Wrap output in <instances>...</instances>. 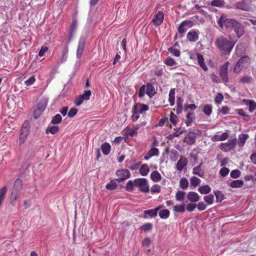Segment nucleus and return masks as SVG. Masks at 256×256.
Wrapping results in <instances>:
<instances>
[{"label": "nucleus", "mask_w": 256, "mask_h": 256, "mask_svg": "<svg viewBox=\"0 0 256 256\" xmlns=\"http://www.w3.org/2000/svg\"><path fill=\"white\" fill-rule=\"evenodd\" d=\"M236 40H230L224 36H220L216 39V46L220 50L230 52L232 50Z\"/></svg>", "instance_id": "obj_1"}, {"label": "nucleus", "mask_w": 256, "mask_h": 256, "mask_svg": "<svg viewBox=\"0 0 256 256\" xmlns=\"http://www.w3.org/2000/svg\"><path fill=\"white\" fill-rule=\"evenodd\" d=\"M237 21L232 18H228L226 15L222 14L218 20V26L222 28L224 26L227 28H232Z\"/></svg>", "instance_id": "obj_2"}, {"label": "nucleus", "mask_w": 256, "mask_h": 256, "mask_svg": "<svg viewBox=\"0 0 256 256\" xmlns=\"http://www.w3.org/2000/svg\"><path fill=\"white\" fill-rule=\"evenodd\" d=\"M250 62V60L248 56H242L234 66V72L238 74L244 68L248 66Z\"/></svg>", "instance_id": "obj_3"}, {"label": "nucleus", "mask_w": 256, "mask_h": 256, "mask_svg": "<svg viewBox=\"0 0 256 256\" xmlns=\"http://www.w3.org/2000/svg\"><path fill=\"white\" fill-rule=\"evenodd\" d=\"M48 102V99L46 98H42L39 103L38 107L34 112V117L37 118L40 114L45 110Z\"/></svg>", "instance_id": "obj_4"}, {"label": "nucleus", "mask_w": 256, "mask_h": 256, "mask_svg": "<svg viewBox=\"0 0 256 256\" xmlns=\"http://www.w3.org/2000/svg\"><path fill=\"white\" fill-rule=\"evenodd\" d=\"M118 178H116L118 182H121L130 178V173L127 169H121L116 171V173Z\"/></svg>", "instance_id": "obj_5"}, {"label": "nucleus", "mask_w": 256, "mask_h": 256, "mask_svg": "<svg viewBox=\"0 0 256 256\" xmlns=\"http://www.w3.org/2000/svg\"><path fill=\"white\" fill-rule=\"evenodd\" d=\"M236 144V138H230L226 142L222 143L220 148L224 152H227L234 148Z\"/></svg>", "instance_id": "obj_6"}, {"label": "nucleus", "mask_w": 256, "mask_h": 256, "mask_svg": "<svg viewBox=\"0 0 256 256\" xmlns=\"http://www.w3.org/2000/svg\"><path fill=\"white\" fill-rule=\"evenodd\" d=\"M136 187H138L141 192H149L148 181L146 178L136 179Z\"/></svg>", "instance_id": "obj_7"}, {"label": "nucleus", "mask_w": 256, "mask_h": 256, "mask_svg": "<svg viewBox=\"0 0 256 256\" xmlns=\"http://www.w3.org/2000/svg\"><path fill=\"white\" fill-rule=\"evenodd\" d=\"M228 65L229 62H226L221 66L220 70V76L225 83L228 82Z\"/></svg>", "instance_id": "obj_8"}, {"label": "nucleus", "mask_w": 256, "mask_h": 256, "mask_svg": "<svg viewBox=\"0 0 256 256\" xmlns=\"http://www.w3.org/2000/svg\"><path fill=\"white\" fill-rule=\"evenodd\" d=\"M192 22L188 20H184L181 22L178 29L179 33L181 34L180 37H182L188 28L192 27Z\"/></svg>", "instance_id": "obj_9"}, {"label": "nucleus", "mask_w": 256, "mask_h": 256, "mask_svg": "<svg viewBox=\"0 0 256 256\" xmlns=\"http://www.w3.org/2000/svg\"><path fill=\"white\" fill-rule=\"evenodd\" d=\"M251 4L250 0H242L236 4V7L240 10L248 11L251 8Z\"/></svg>", "instance_id": "obj_10"}, {"label": "nucleus", "mask_w": 256, "mask_h": 256, "mask_svg": "<svg viewBox=\"0 0 256 256\" xmlns=\"http://www.w3.org/2000/svg\"><path fill=\"white\" fill-rule=\"evenodd\" d=\"M148 110V106L144 104L137 103L135 104L132 108V112L136 113L144 114Z\"/></svg>", "instance_id": "obj_11"}, {"label": "nucleus", "mask_w": 256, "mask_h": 256, "mask_svg": "<svg viewBox=\"0 0 256 256\" xmlns=\"http://www.w3.org/2000/svg\"><path fill=\"white\" fill-rule=\"evenodd\" d=\"M86 44V38L84 37H81L78 41V48L76 50V57L80 58L82 54Z\"/></svg>", "instance_id": "obj_12"}, {"label": "nucleus", "mask_w": 256, "mask_h": 256, "mask_svg": "<svg viewBox=\"0 0 256 256\" xmlns=\"http://www.w3.org/2000/svg\"><path fill=\"white\" fill-rule=\"evenodd\" d=\"M28 128L27 126H23L21 128L20 134L19 136L20 144H22L25 141L28 134Z\"/></svg>", "instance_id": "obj_13"}, {"label": "nucleus", "mask_w": 256, "mask_h": 256, "mask_svg": "<svg viewBox=\"0 0 256 256\" xmlns=\"http://www.w3.org/2000/svg\"><path fill=\"white\" fill-rule=\"evenodd\" d=\"M164 18V15L162 12L159 11L155 15L152 22L156 26H158L162 22Z\"/></svg>", "instance_id": "obj_14"}, {"label": "nucleus", "mask_w": 256, "mask_h": 256, "mask_svg": "<svg viewBox=\"0 0 256 256\" xmlns=\"http://www.w3.org/2000/svg\"><path fill=\"white\" fill-rule=\"evenodd\" d=\"M236 34L238 38L241 37L244 34V29L242 25L238 22H236L232 28Z\"/></svg>", "instance_id": "obj_15"}, {"label": "nucleus", "mask_w": 256, "mask_h": 256, "mask_svg": "<svg viewBox=\"0 0 256 256\" xmlns=\"http://www.w3.org/2000/svg\"><path fill=\"white\" fill-rule=\"evenodd\" d=\"M162 206H158L154 209L146 210L144 211L145 214L148 215L151 218H155L157 216L158 212L162 208Z\"/></svg>", "instance_id": "obj_16"}, {"label": "nucleus", "mask_w": 256, "mask_h": 256, "mask_svg": "<svg viewBox=\"0 0 256 256\" xmlns=\"http://www.w3.org/2000/svg\"><path fill=\"white\" fill-rule=\"evenodd\" d=\"M159 155V150L158 148H150L148 152L145 154L144 159L145 160H149L153 156H158Z\"/></svg>", "instance_id": "obj_17"}, {"label": "nucleus", "mask_w": 256, "mask_h": 256, "mask_svg": "<svg viewBox=\"0 0 256 256\" xmlns=\"http://www.w3.org/2000/svg\"><path fill=\"white\" fill-rule=\"evenodd\" d=\"M198 30H192L187 34V38L190 42H196L198 39Z\"/></svg>", "instance_id": "obj_18"}, {"label": "nucleus", "mask_w": 256, "mask_h": 256, "mask_svg": "<svg viewBox=\"0 0 256 256\" xmlns=\"http://www.w3.org/2000/svg\"><path fill=\"white\" fill-rule=\"evenodd\" d=\"M187 164V159L184 157L181 156L176 164V168L179 171H182Z\"/></svg>", "instance_id": "obj_19"}, {"label": "nucleus", "mask_w": 256, "mask_h": 256, "mask_svg": "<svg viewBox=\"0 0 256 256\" xmlns=\"http://www.w3.org/2000/svg\"><path fill=\"white\" fill-rule=\"evenodd\" d=\"M244 104L248 106V110L252 112L256 110V102L252 100H244Z\"/></svg>", "instance_id": "obj_20"}, {"label": "nucleus", "mask_w": 256, "mask_h": 256, "mask_svg": "<svg viewBox=\"0 0 256 256\" xmlns=\"http://www.w3.org/2000/svg\"><path fill=\"white\" fill-rule=\"evenodd\" d=\"M187 198L192 202H196L200 200L199 195L194 192H190L187 194Z\"/></svg>", "instance_id": "obj_21"}, {"label": "nucleus", "mask_w": 256, "mask_h": 256, "mask_svg": "<svg viewBox=\"0 0 256 256\" xmlns=\"http://www.w3.org/2000/svg\"><path fill=\"white\" fill-rule=\"evenodd\" d=\"M249 136L246 134H242L238 135V144L240 147H242L246 140L248 138Z\"/></svg>", "instance_id": "obj_22"}, {"label": "nucleus", "mask_w": 256, "mask_h": 256, "mask_svg": "<svg viewBox=\"0 0 256 256\" xmlns=\"http://www.w3.org/2000/svg\"><path fill=\"white\" fill-rule=\"evenodd\" d=\"M145 86L146 88V94L150 98H152L156 94L154 86L150 82L147 83Z\"/></svg>", "instance_id": "obj_23"}, {"label": "nucleus", "mask_w": 256, "mask_h": 256, "mask_svg": "<svg viewBox=\"0 0 256 256\" xmlns=\"http://www.w3.org/2000/svg\"><path fill=\"white\" fill-rule=\"evenodd\" d=\"M197 58L200 66L204 70L207 71L208 70V68L206 64H204L203 56L200 54H198Z\"/></svg>", "instance_id": "obj_24"}, {"label": "nucleus", "mask_w": 256, "mask_h": 256, "mask_svg": "<svg viewBox=\"0 0 256 256\" xmlns=\"http://www.w3.org/2000/svg\"><path fill=\"white\" fill-rule=\"evenodd\" d=\"M117 180L116 179L111 180L109 183L107 184L106 186V190H116L118 187Z\"/></svg>", "instance_id": "obj_25"}, {"label": "nucleus", "mask_w": 256, "mask_h": 256, "mask_svg": "<svg viewBox=\"0 0 256 256\" xmlns=\"http://www.w3.org/2000/svg\"><path fill=\"white\" fill-rule=\"evenodd\" d=\"M101 150L104 155H108L109 154L111 146L108 142H104L101 146Z\"/></svg>", "instance_id": "obj_26"}, {"label": "nucleus", "mask_w": 256, "mask_h": 256, "mask_svg": "<svg viewBox=\"0 0 256 256\" xmlns=\"http://www.w3.org/2000/svg\"><path fill=\"white\" fill-rule=\"evenodd\" d=\"M150 178L154 182H158L162 179L160 174L158 171H154L150 174Z\"/></svg>", "instance_id": "obj_27"}, {"label": "nucleus", "mask_w": 256, "mask_h": 256, "mask_svg": "<svg viewBox=\"0 0 256 256\" xmlns=\"http://www.w3.org/2000/svg\"><path fill=\"white\" fill-rule=\"evenodd\" d=\"M202 165V163L193 168V174H194L198 175L201 178L203 177L204 176V172L201 168Z\"/></svg>", "instance_id": "obj_28"}, {"label": "nucleus", "mask_w": 256, "mask_h": 256, "mask_svg": "<svg viewBox=\"0 0 256 256\" xmlns=\"http://www.w3.org/2000/svg\"><path fill=\"white\" fill-rule=\"evenodd\" d=\"M169 98L168 101L170 102V104L171 106H173L175 102V89L172 88L170 90L169 92Z\"/></svg>", "instance_id": "obj_29"}, {"label": "nucleus", "mask_w": 256, "mask_h": 256, "mask_svg": "<svg viewBox=\"0 0 256 256\" xmlns=\"http://www.w3.org/2000/svg\"><path fill=\"white\" fill-rule=\"evenodd\" d=\"M198 190L201 194H207L210 192L211 188L208 185H204L200 186Z\"/></svg>", "instance_id": "obj_30"}, {"label": "nucleus", "mask_w": 256, "mask_h": 256, "mask_svg": "<svg viewBox=\"0 0 256 256\" xmlns=\"http://www.w3.org/2000/svg\"><path fill=\"white\" fill-rule=\"evenodd\" d=\"M244 184V182L242 180H234L230 184V186L232 188H240Z\"/></svg>", "instance_id": "obj_31"}, {"label": "nucleus", "mask_w": 256, "mask_h": 256, "mask_svg": "<svg viewBox=\"0 0 256 256\" xmlns=\"http://www.w3.org/2000/svg\"><path fill=\"white\" fill-rule=\"evenodd\" d=\"M150 172L148 166L146 164H142L140 168V173L142 176H147Z\"/></svg>", "instance_id": "obj_32"}, {"label": "nucleus", "mask_w": 256, "mask_h": 256, "mask_svg": "<svg viewBox=\"0 0 256 256\" xmlns=\"http://www.w3.org/2000/svg\"><path fill=\"white\" fill-rule=\"evenodd\" d=\"M170 211L167 209L160 210L159 212V216L162 219H166L170 216Z\"/></svg>", "instance_id": "obj_33"}, {"label": "nucleus", "mask_w": 256, "mask_h": 256, "mask_svg": "<svg viewBox=\"0 0 256 256\" xmlns=\"http://www.w3.org/2000/svg\"><path fill=\"white\" fill-rule=\"evenodd\" d=\"M134 186L136 187V179L134 180L128 181L126 186V189L128 192H132Z\"/></svg>", "instance_id": "obj_34"}, {"label": "nucleus", "mask_w": 256, "mask_h": 256, "mask_svg": "<svg viewBox=\"0 0 256 256\" xmlns=\"http://www.w3.org/2000/svg\"><path fill=\"white\" fill-rule=\"evenodd\" d=\"M228 138V134L226 132H224L221 135H216L212 139L216 141H223L226 140Z\"/></svg>", "instance_id": "obj_35"}, {"label": "nucleus", "mask_w": 256, "mask_h": 256, "mask_svg": "<svg viewBox=\"0 0 256 256\" xmlns=\"http://www.w3.org/2000/svg\"><path fill=\"white\" fill-rule=\"evenodd\" d=\"M186 126H190L194 119V114L193 113L188 112L186 116Z\"/></svg>", "instance_id": "obj_36"}, {"label": "nucleus", "mask_w": 256, "mask_h": 256, "mask_svg": "<svg viewBox=\"0 0 256 256\" xmlns=\"http://www.w3.org/2000/svg\"><path fill=\"white\" fill-rule=\"evenodd\" d=\"M224 2L223 0H214L210 2V4L212 6L222 8L224 6Z\"/></svg>", "instance_id": "obj_37"}, {"label": "nucleus", "mask_w": 256, "mask_h": 256, "mask_svg": "<svg viewBox=\"0 0 256 256\" xmlns=\"http://www.w3.org/2000/svg\"><path fill=\"white\" fill-rule=\"evenodd\" d=\"M204 200L206 202L207 205L212 204L214 202V196L212 194L205 196Z\"/></svg>", "instance_id": "obj_38"}, {"label": "nucleus", "mask_w": 256, "mask_h": 256, "mask_svg": "<svg viewBox=\"0 0 256 256\" xmlns=\"http://www.w3.org/2000/svg\"><path fill=\"white\" fill-rule=\"evenodd\" d=\"M68 47L67 46H66L64 48L63 51H62V58H60V62L61 63H63L66 60L68 57Z\"/></svg>", "instance_id": "obj_39"}, {"label": "nucleus", "mask_w": 256, "mask_h": 256, "mask_svg": "<svg viewBox=\"0 0 256 256\" xmlns=\"http://www.w3.org/2000/svg\"><path fill=\"white\" fill-rule=\"evenodd\" d=\"M252 76H244L240 78V82L242 84H250L252 82Z\"/></svg>", "instance_id": "obj_40"}, {"label": "nucleus", "mask_w": 256, "mask_h": 256, "mask_svg": "<svg viewBox=\"0 0 256 256\" xmlns=\"http://www.w3.org/2000/svg\"><path fill=\"white\" fill-rule=\"evenodd\" d=\"M188 186V182L186 178H183L180 180V186L182 190L186 189Z\"/></svg>", "instance_id": "obj_41"}, {"label": "nucleus", "mask_w": 256, "mask_h": 256, "mask_svg": "<svg viewBox=\"0 0 256 256\" xmlns=\"http://www.w3.org/2000/svg\"><path fill=\"white\" fill-rule=\"evenodd\" d=\"M212 105L206 104L204 106L203 112L207 116H210L212 112Z\"/></svg>", "instance_id": "obj_42"}, {"label": "nucleus", "mask_w": 256, "mask_h": 256, "mask_svg": "<svg viewBox=\"0 0 256 256\" xmlns=\"http://www.w3.org/2000/svg\"><path fill=\"white\" fill-rule=\"evenodd\" d=\"M186 192L183 191L178 190L176 194V198L177 201L181 202L184 199Z\"/></svg>", "instance_id": "obj_43"}, {"label": "nucleus", "mask_w": 256, "mask_h": 256, "mask_svg": "<svg viewBox=\"0 0 256 256\" xmlns=\"http://www.w3.org/2000/svg\"><path fill=\"white\" fill-rule=\"evenodd\" d=\"M186 208L184 204L176 205L174 206L173 210L176 212H183Z\"/></svg>", "instance_id": "obj_44"}, {"label": "nucleus", "mask_w": 256, "mask_h": 256, "mask_svg": "<svg viewBox=\"0 0 256 256\" xmlns=\"http://www.w3.org/2000/svg\"><path fill=\"white\" fill-rule=\"evenodd\" d=\"M138 129V126H136L132 129H130L127 131L126 134L128 136H130L131 137L134 136L137 134V131Z\"/></svg>", "instance_id": "obj_45"}, {"label": "nucleus", "mask_w": 256, "mask_h": 256, "mask_svg": "<svg viewBox=\"0 0 256 256\" xmlns=\"http://www.w3.org/2000/svg\"><path fill=\"white\" fill-rule=\"evenodd\" d=\"M200 180L196 176H192L190 179V182L192 186H193L194 187L197 186L200 184Z\"/></svg>", "instance_id": "obj_46"}, {"label": "nucleus", "mask_w": 256, "mask_h": 256, "mask_svg": "<svg viewBox=\"0 0 256 256\" xmlns=\"http://www.w3.org/2000/svg\"><path fill=\"white\" fill-rule=\"evenodd\" d=\"M62 117L60 114H56L52 118L51 122L53 124H58L61 122Z\"/></svg>", "instance_id": "obj_47"}, {"label": "nucleus", "mask_w": 256, "mask_h": 256, "mask_svg": "<svg viewBox=\"0 0 256 256\" xmlns=\"http://www.w3.org/2000/svg\"><path fill=\"white\" fill-rule=\"evenodd\" d=\"M59 130V128L58 126H49L46 130V132H50L52 134H55Z\"/></svg>", "instance_id": "obj_48"}, {"label": "nucleus", "mask_w": 256, "mask_h": 256, "mask_svg": "<svg viewBox=\"0 0 256 256\" xmlns=\"http://www.w3.org/2000/svg\"><path fill=\"white\" fill-rule=\"evenodd\" d=\"M236 111L238 114L244 116L245 120H248L250 119V116L246 114L245 112L242 109H238L236 110Z\"/></svg>", "instance_id": "obj_49"}, {"label": "nucleus", "mask_w": 256, "mask_h": 256, "mask_svg": "<svg viewBox=\"0 0 256 256\" xmlns=\"http://www.w3.org/2000/svg\"><path fill=\"white\" fill-rule=\"evenodd\" d=\"M78 24L76 21H73L70 28V37H72V34L74 32L77 28Z\"/></svg>", "instance_id": "obj_50"}, {"label": "nucleus", "mask_w": 256, "mask_h": 256, "mask_svg": "<svg viewBox=\"0 0 256 256\" xmlns=\"http://www.w3.org/2000/svg\"><path fill=\"white\" fill-rule=\"evenodd\" d=\"M214 193L216 196L217 202H220L223 200L224 196L220 191L217 190Z\"/></svg>", "instance_id": "obj_51"}, {"label": "nucleus", "mask_w": 256, "mask_h": 256, "mask_svg": "<svg viewBox=\"0 0 256 256\" xmlns=\"http://www.w3.org/2000/svg\"><path fill=\"white\" fill-rule=\"evenodd\" d=\"M164 63L168 66H174L176 64V62L174 61V60L170 58H166L164 61Z\"/></svg>", "instance_id": "obj_52"}, {"label": "nucleus", "mask_w": 256, "mask_h": 256, "mask_svg": "<svg viewBox=\"0 0 256 256\" xmlns=\"http://www.w3.org/2000/svg\"><path fill=\"white\" fill-rule=\"evenodd\" d=\"M170 122L173 124H176L178 121V116L174 114V113L172 112H170Z\"/></svg>", "instance_id": "obj_53"}, {"label": "nucleus", "mask_w": 256, "mask_h": 256, "mask_svg": "<svg viewBox=\"0 0 256 256\" xmlns=\"http://www.w3.org/2000/svg\"><path fill=\"white\" fill-rule=\"evenodd\" d=\"M18 196V194L16 191V192L12 191V194H11V195L10 196V202L12 204H13V205L14 204V203L15 201L16 200Z\"/></svg>", "instance_id": "obj_54"}, {"label": "nucleus", "mask_w": 256, "mask_h": 256, "mask_svg": "<svg viewBox=\"0 0 256 256\" xmlns=\"http://www.w3.org/2000/svg\"><path fill=\"white\" fill-rule=\"evenodd\" d=\"M230 176L233 178H238L240 176V172L238 170H232L230 172Z\"/></svg>", "instance_id": "obj_55"}, {"label": "nucleus", "mask_w": 256, "mask_h": 256, "mask_svg": "<svg viewBox=\"0 0 256 256\" xmlns=\"http://www.w3.org/2000/svg\"><path fill=\"white\" fill-rule=\"evenodd\" d=\"M150 191L152 194L159 193L160 192V186L158 184H154L151 187Z\"/></svg>", "instance_id": "obj_56"}, {"label": "nucleus", "mask_w": 256, "mask_h": 256, "mask_svg": "<svg viewBox=\"0 0 256 256\" xmlns=\"http://www.w3.org/2000/svg\"><path fill=\"white\" fill-rule=\"evenodd\" d=\"M168 51L172 53V55L176 56H180V51L176 48H170L168 49Z\"/></svg>", "instance_id": "obj_57"}, {"label": "nucleus", "mask_w": 256, "mask_h": 256, "mask_svg": "<svg viewBox=\"0 0 256 256\" xmlns=\"http://www.w3.org/2000/svg\"><path fill=\"white\" fill-rule=\"evenodd\" d=\"M146 94V88L145 85H142L140 86L139 92H138V96L140 98H142Z\"/></svg>", "instance_id": "obj_58"}, {"label": "nucleus", "mask_w": 256, "mask_h": 256, "mask_svg": "<svg viewBox=\"0 0 256 256\" xmlns=\"http://www.w3.org/2000/svg\"><path fill=\"white\" fill-rule=\"evenodd\" d=\"M85 100L83 97L80 95L78 96L74 100V104L76 106H79L83 102L84 100Z\"/></svg>", "instance_id": "obj_59"}, {"label": "nucleus", "mask_w": 256, "mask_h": 256, "mask_svg": "<svg viewBox=\"0 0 256 256\" xmlns=\"http://www.w3.org/2000/svg\"><path fill=\"white\" fill-rule=\"evenodd\" d=\"M196 207V204L192 203H188L186 206V209L190 212H192L194 210Z\"/></svg>", "instance_id": "obj_60"}, {"label": "nucleus", "mask_w": 256, "mask_h": 256, "mask_svg": "<svg viewBox=\"0 0 256 256\" xmlns=\"http://www.w3.org/2000/svg\"><path fill=\"white\" fill-rule=\"evenodd\" d=\"M230 172V170L226 168H222L220 170V174L222 176H226Z\"/></svg>", "instance_id": "obj_61"}, {"label": "nucleus", "mask_w": 256, "mask_h": 256, "mask_svg": "<svg viewBox=\"0 0 256 256\" xmlns=\"http://www.w3.org/2000/svg\"><path fill=\"white\" fill-rule=\"evenodd\" d=\"M36 81V78L34 76H30L28 80H25L24 83L27 86L33 84Z\"/></svg>", "instance_id": "obj_62"}, {"label": "nucleus", "mask_w": 256, "mask_h": 256, "mask_svg": "<svg viewBox=\"0 0 256 256\" xmlns=\"http://www.w3.org/2000/svg\"><path fill=\"white\" fill-rule=\"evenodd\" d=\"M178 152L176 150H174L171 152V155L170 157L172 160L176 161L178 159Z\"/></svg>", "instance_id": "obj_63"}, {"label": "nucleus", "mask_w": 256, "mask_h": 256, "mask_svg": "<svg viewBox=\"0 0 256 256\" xmlns=\"http://www.w3.org/2000/svg\"><path fill=\"white\" fill-rule=\"evenodd\" d=\"M206 204H205L204 202H200L196 204V207L199 210H204L206 208Z\"/></svg>", "instance_id": "obj_64"}]
</instances>
